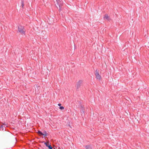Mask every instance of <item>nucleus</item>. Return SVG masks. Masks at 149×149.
I'll list each match as a JSON object with an SVG mask.
<instances>
[{"label":"nucleus","mask_w":149,"mask_h":149,"mask_svg":"<svg viewBox=\"0 0 149 149\" xmlns=\"http://www.w3.org/2000/svg\"><path fill=\"white\" fill-rule=\"evenodd\" d=\"M21 6L22 8H23L24 6V1H22V5Z\"/></svg>","instance_id":"nucleus-11"},{"label":"nucleus","mask_w":149,"mask_h":149,"mask_svg":"<svg viewBox=\"0 0 149 149\" xmlns=\"http://www.w3.org/2000/svg\"><path fill=\"white\" fill-rule=\"evenodd\" d=\"M83 81L82 80H80L78 81L77 84L76 88L77 89H79L82 84Z\"/></svg>","instance_id":"nucleus-3"},{"label":"nucleus","mask_w":149,"mask_h":149,"mask_svg":"<svg viewBox=\"0 0 149 149\" xmlns=\"http://www.w3.org/2000/svg\"><path fill=\"white\" fill-rule=\"evenodd\" d=\"M45 145H46V146L47 147H48L49 146V144H47V143H46V142H45Z\"/></svg>","instance_id":"nucleus-14"},{"label":"nucleus","mask_w":149,"mask_h":149,"mask_svg":"<svg viewBox=\"0 0 149 149\" xmlns=\"http://www.w3.org/2000/svg\"><path fill=\"white\" fill-rule=\"evenodd\" d=\"M85 148L86 149H92L91 147L89 145L86 146H85Z\"/></svg>","instance_id":"nucleus-8"},{"label":"nucleus","mask_w":149,"mask_h":149,"mask_svg":"<svg viewBox=\"0 0 149 149\" xmlns=\"http://www.w3.org/2000/svg\"><path fill=\"white\" fill-rule=\"evenodd\" d=\"M56 1L57 2V3L59 4V11H60L61 10V5L59 4V1H60V0H56Z\"/></svg>","instance_id":"nucleus-7"},{"label":"nucleus","mask_w":149,"mask_h":149,"mask_svg":"<svg viewBox=\"0 0 149 149\" xmlns=\"http://www.w3.org/2000/svg\"><path fill=\"white\" fill-rule=\"evenodd\" d=\"M95 76L96 78L97 79L100 80L101 79V76L99 73V71L97 70H96L95 71Z\"/></svg>","instance_id":"nucleus-2"},{"label":"nucleus","mask_w":149,"mask_h":149,"mask_svg":"<svg viewBox=\"0 0 149 149\" xmlns=\"http://www.w3.org/2000/svg\"><path fill=\"white\" fill-rule=\"evenodd\" d=\"M104 19H106L108 20H110V18L108 16L107 14H105L104 17Z\"/></svg>","instance_id":"nucleus-4"},{"label":"nucleus","mask_w":149,"mask_h":149,"mask_svg":"<svg viewBox=\"0 0 149 149\" xmlns=\"http://www.w3.org/2000/svg\"><path fill=\"white\" fill-rule=\"evenodd\" d=\"M81 113H83L84 114V108L83 107L81 106Z\"/></svg>","instance_id":"nucleus-5"},{"label":"nucleus","mask_w":149,"mask_h":149,"mask_svg":"<svg viewBox=\"0 0 149 149\" xmlns=\"http://www.w3.org/2000/svg\"><path fill=\"white\" fill-rule=\"evenodd\" d=\"M18 31L20 33L23 35H25L26 30L24 26H19L18 27Z\"/></svg>","instance_id":"nucleus-1"},{"label":"nucleus","mask_w":149,"mask_h":149,"mask_svg":"<svg viewBox=\"0 0 149 149\" xmlns=\"http://www.w3.org/2000/svg\"><path fill=\"white\" fill-rule=\"evenodd\" d=\"M6 126V125H1L0 126V127L1 128H2V130H3L4 129L3 128V127H5Z\"/></svg>","instance_id":"nucleus-10"},{"label":"nucleus","mask_w":149,"mask_h":149,"mask_svg":"<svg viewBox=\"0 0 149 149\" xmlns=\"http://www.w3.org/2000/svg\"><path fill=\"white\" fill-rule=\"evenodd\" d=\"M38 133L40 135H42V134H43L42 132L39 130L38 131Z\"/></svg>","instance_id":"nucleus-9"},{"label":"nucleus","mask_w":149,"mask_h":149,"mask_svg":"<svg viewBox=\"0 0 149 149\" xmlns=\"http://www.w3.org/2000/svg\"><path fill=\"white\" fill-rule=\"evenodd\" d=\"M47 147H48L49 149H52V146L50 145L49 146Z\"/></svg>","instance_id":"nucleus-12"},{"label":"nucleus","mask_w":149,"mask_h":149,"mask_svg":"<svg viewBox=\"0 0 149 149\" xmlns=\"http://www.w3.org/2000/svg\"><path fill=\"white\" fill-rule=\"evenodd\" d=\"M59 109H60L62 110L64 109V107L63 106H60L59 107Z\"/></svg>","instance_id":"nucleus-13"},{"label":"nucleus","mask_w":149,"mask_h":149,"mask_svg":"<svg viewBox=\"0 0 149 149\" xmlns=\"http://www.w3.org/2000/svg\"><path fill=\"white\" fill-rule=\"evenodd\" d=\"M61 105V104L60 103H59L58 104V105L59 106H60Z\"/></svg>","instance_id":"nucleus-15"},{"label":"nucleus","mask_w":149,"mask_h":149,"mask_svg":"<svg viewBox=\"0 0 149 149\" xmlns=\"http://www.w3.org/2000/svg\"><path fill=\"white\" fill-rule=\"evenodd\" d=\"M43 134H42V135L44 136L45 137L46 136H47V132L45 131H44L43 132H42Z\"/></svg>","instance_id":"nucleus-6"}]
</instances>
